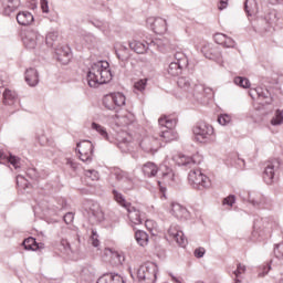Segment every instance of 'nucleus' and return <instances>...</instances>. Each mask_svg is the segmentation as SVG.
Wrapping results in <instances>:
<instances>
[{
    "label": "nucleus",
    "mask_w": 283,
    "mask_h": 283,
    "mask_svg": "<svg viewBox=\"0 0 283 283\" xmlns=\"http://www.w3.org/2000/svg\"><path fill=\"white\" fill-rule=\"evenodd\" d=\"M36 140L40 145H48V137H45L43 134L36 136Z\"/></svg>",
    "instance_id": "nucleus-59"
},
{
    "label": "nucleus",
    "mask_w": 283,
    "mask_h": 283,
    "mask_svg": "<svg viewBox=\"0 0 283 283\" xmlns=\"http://www.w3.org/2000/svg\"><path fill=\"white\" fill-rule=\"evenodd\" d=\"M147 25L155 34H165L167 32V20L163 18H148Z\"/></svg>",
    "instance_id": "nucleus-17"
},
{
    "label": "nucleus",
    "mask_w": 283,
    "mask_h": 283,
    "mask_svg": "<svg viewBox=\"0 0 283 283\" xmlns=\"http://www.w3.org/2000/svg\"><path fill=\"white\" fill-rule=\"evenodd\" d=\"M260 19L265 21L268 25H275L280 21V12L269 4H262Z\"/></svg>",
    "instance_id": "nucleus-13"
},
{
    "label": "nucleus",
    "mask_w": 283,
    "mask_h": 283,
    "mask_svg": "<svg viewBox=\"0 0 283 283\" xmlns=\"http://www.w3.org/2000/svg\"><path fill=\"white\" fill-rule=\"evenodd\" d=\"M248 202L252 205V207H264V205H266V197L261 192H249Z\"/></svg>",
    "instance_id": "nucleus-28"
},
{
    "label": "nucleus",
    "mask_w": 283,
    "mask_h": 283,
    "mask_svg": "<svg viewBox=\"0 0 283 283\" xmlns=\"http://www.w3.org/2000/svg\"><path fill=\"white\" fill-rule=\"evenodd\" d=\"M229 6V0H220L219 10H224Z\"/></svg>",
    "instance_id": "nucleus-61"
},
{
    "label": "nucleus",
    "mask_w": 283,
    "mask_h": 283,
    "mask_svg": "<svg viewBox=\"0 0 283 283\" xmlns=\"http://www.w3.org/2000/svg\"><path fill=\"white\" fill-rule=\"evenodd\" d=\"M19 25H30L34 21V15L30 11H21L17 14Z\"/></svg>",
    "instance_id": "nucleus-35"
},
{
    "label": "nucleus",
    "mask_w": 283,
    "mask_h": 283,
    "mask_svg": "<svg viewBox=\"0 0 283 283\" xmlns=\"http://www.w3.org/2000/svg\"><path fill=\"white\" fill-rule=\"evenodd\" d=\"M205 253H207L205 248H198L195 250V258H205Z\"/></svg>",
    "instance_id": "nucleus-57"
},
{
    "label": "nucleus",
    "mask_w": 283,
    "mask_h": 283,
    "mask_svg": "<svg viewBox=\"0 0 283 283\" xmlns=\"http://www.w3.org/2000/svg\"><path fill=\"white\" fill-rule=\"evenodd\" d=\"M177 85H178L179 90H181V92H184V94L187 97H189V95L191 94V91L193 90V86L196 84H193L191 78L182 76L177 80Z\"/></svg>",
    "instance_id": "nucleus-25"
},
{
    "label": "nucleus",
    "mask_w": 283,
    "mask_h": 283,
    "mask_svg": "<svg viewBox=\"0 0 283 283\" xmlns=\"http://www.w3.org/2000/svg\"><path fill=\"white\" fill-rule=\"evenodd\" d=\"M19 101V97L17 96V92L6 88L3 92V103L4 105H14Z\"/></svg>",
    "instance_id": "nucleus-39"
},
{
    "label": "nucleus",
    "mask_w": 283,
    "mask_h": 283,
    "mask_svg": "<svg viewBox=\"0 0 283 283\" xmlns=\"http://www.w3.org/2000/svg\"><path fill=\"white\" fill-rule=\"evenodd\" d=\"M189 65L187 55L182 52L175 53V61L170 62L167 72L170 76H179L182 74V70Z\"/></svg>",
    "instance_id": "nucleus-7"
},
{
    "label": "nucleus",
    "mask_w": 283,
    "mask_h": 283,
    "mask_svg": "<svg viewBox=\"0 0 283 283\" xmlns=\"http://www.w3.org/2000/svg\"><path fill=\"white\" fill-rule=\"evenodd\" d=\"M223 205H228V207H233V205H235V196L230 195L229 197L224 198Z\"/></svg>",
    "instance_id": "nucleus-53"
},
{
    "label": "nucleus",
    "mask_w": 283,
    "mask_h": 283,
    "mask_svg": "<svg viewBox=\"0 0 283 283\" xmlns=\"http://www.w3.org/2000/svg\"><path fill=\"white\" fill-rule=\"evenodd\" d=\"M262 272L259 273L260 277H264L271 271V264L262 265Z\"/></svg>",
    "instance_id": "nucleus-56"
},
{
    "label": "nucleus",
    "mask_w": 283,
    "mask_h": 283,
    "mask_svg": "<svg viewBox=\"0 0 283 283\" xmlns=\"http://www.w3.org/2000/svg\"><path fill=\"white\" fill-rule=\"evenodd\" d=\"M280 159H271L265 164V168L263 171V180L268 185H273L275 180H277V172L281 167Z\"/></svg>",
    "instance_id": "nucleus-8"
},
{
    "label": "nucleus",
    "mask_w": 283,
    "mask_h": 283,
    "mask_svg": "<svg viewBox=\"0 0 283 283\" xmlns=\"http://www.w3.org/2000/svg\"><path fill=\"white\" fill-rule=\"evenodd\" d=\"M249 95L251 96V98H255V96H258V98H260L261 101H265V105H271V103H273V97H271V93L269 92V90L263 87L250 90Z\"/></svg>",
    "instance_id": "nucleus-23"
},
{
    "label": "nucleus",
    "mask_w": 283,
    "mask_h": 283,
    "mask_svg": "<svg viewBox=\"0 0 283 283\" xmlns=\"http://www.w3.org/2000/svg\"><path fill=\"white\" fill-rule=\"evenodd\" d=\"M22 244H23L25 251H39V249L44 248L43 243H38L36 239H34L32 237L24 239Z\"/></svg>",
    "instance_id": "nucleus-38"
},
{
    "label": "nucleus",
    "mask_w": 283,
    "mask_h": 283,
    "mask_svg": "<svg viewBox=\"0 0 283 283\" xmlns=\"http://www.w3.org/2000/svg\"><path fill=\"white\" fill-rule=\"evenodd\" d=\"M135 240L139 247H147L149 244V234L143 230H138L135 232Z\"/></svg>",
    "instance_id": "nucleus-40"
},
{
    "label": "nucleus",
    "mask_w": 283,
    "mask_h": 283,
    "mask_svg": "<svg viewBox=\"0 0 283 283\" xmlns=\"http://www.w3.org/2000/svg\"><path fill=\"white\" fill-rule=\"evenodd\" d=\"M242 281L240 280V277H235L234 279V283H241Z\"/></svg>",
    "instance_id": "nucleus-63"
},
{
    "label": "nucleus",
    "mask_w": 283,
    "mask_h": 283,
    "mask_svg": "<svg viewBox=\"0 0 283 283\" xmlns=\"http://www.w3.org/2000/svg\"><path fill=\"white\" fill-rule=\"evenodd\" d=\"M25 82L30 87H36L39 85V71L34 67H30L25 71Z\"/></svg>",
    "instance_id": "nucleus-31"
},
{
    "label": "nucleus",
    "mask_w": 283,
    "mask_h": 283,
    "mask_svg": "<svg viewBox=\"0 0 283 283\" xmlns=\"http://www.w3.org/2000/svg\"><path fill=\"white\" fill-rule=\"evenodd\" d=\"M213 94V91L210 87H207L202 84H195L192 86V91L190 92V95L188 98H196L199 103H202L207 96H211Z\"/></svg>",
    "instance_id": "nucleus-15"
},
{
    "label": "nucleus",
    "mask_w": 283,
    "mask_h": 283,
    "mask_svg": "<svg viewBox=\"0 0 283 283\" xmlns=\"http://www.w3.org/2000/svg\"><path fill=\"white\" fill-rule=\"evenodd\" d=\"M282 124H283V112L277 109L271 119V125H273L274 127H277V125H282Z\"/></svg>",
    "instance_id": "nucleus-44"
},
{
    "label": "nucleus",
    "mask_w": 283,
    "mask_h": 283,
    "mask_svg": "<svg viewBox=\"0 0 283 283\" xmlns=\"http://www.w3.org/2000/svg\"><path fill=\"white\" fill-rule=\"evenodd\" d=\"M55 56L62 65H67L72 61V50L67 45H59L55 49Z\"/></svg>",
    "instance_id": "nucleus-20"
},
{
    "label": "nucleus",
    "mask_w": 283,
    "mask_h": 283,
    "mask_svg": "<svg viewBox=\"0 0 283 283\" xmlns=\"http://www.w3.org/2000/svg\"><path fill=\"white\" fill-rule=\"evenodd\" d=\"M96 283H125V279L119 274H104Z\"/></svg>",
    "instance_id": "nucleus-37"
},
{
    "label": "nucleus",
    "mask_w": 283,
    "mask_h": 283,
    "mask_svg": "<svg viewBox=\"0 0 283 283\" xmlns=\"http://www.w3.org/2000/svg\"><path fill=\"white\" fill-rule=\"evenodd\" d=\"M240 167H244V159H239Z\"/></svg>",
    "instance_id": "nucleus-62"
},
{
    "label": "nucleus",
    "mask_w": 283,
    "mask_h": 283,
    "mask_svg": "<svg viewBox=\"0 0 283 283\" xmlns=\"http://www.w3.org/2000/svg\"><path fill=\"white\" fill-rule=\"evenodd\" d=\"M134 87H135L136 92H145V88L147 87V78H143V80L137 81L134 84Z\"/></svg>",
    "instance_id": "nucleus-48"
},
{
    "label": "nucleus",
    "mask_w": 283,
    "mask_h": 283,
    "mask_svg": "<svg viewBox=\"0 0 283 283\" xmlns=\"http://www.w3.org/2000/svg\"><path fill=\"white\" fill-rule=\"evenodd\" d=\"M234 277H242L247 273V265L239 263L233 272Z\"/></svg>",
    "instance_id": "nucleus-46"
},
{
    "label": "nucleus",
    "mask_w": 283,
    "mask_h": 283,
    "mask_svg": "<svg viewBox=\"0 0 283 283\" xmlns=\"http://www.w3.org/2000/svg\"><path fill=\"white\" fill-rule=\"evenodd\" d=\"M188 182L193 189H209L211 180L200 169H192L188 174Z\"/></svg>",
    "instance_id": "nucleus-6"
},
{
    "label": "nucleus",
    "mask_w": 283,
    "mask_h": 283,
    "mask_svg": "<svg viewBox=\"0 0 283 283\" xmlns=\"http://www.w3.org/2000/svg\"><path fill=\"white\" fill-rule=\"evenodd\" d=\"M158 265L154 262H147L140 265L136 271V276L139 283H156Z\"/></svg>",
    "instance_id": "nucleus-5"
},
{
    "label": "nucleus",
    "mask_w": 283,
    "mask_h": 283,
    "mask_svg": "<svg viewBox=\"0 0 283 283\" xmlns=\"http://www.w3.org/2000/svg\"><path fill=\"white\" fill-rule=\"evenodd\" d=\"M91 243L92 247H95V249H97V247H101V241L98 240V232H96V230H92V235H91Z\"/></svg>",
    "instance_id": "nucleus-49"
},
{
    "label": "nucleus",
    "mask_w": 283,
    "mask_h": 283,
    "mask_svg": "<svg viewBox=\"0 0 283 283\" xmlns=\"http://www.w3.org/2000/svg\"><path fill=\"white\" fill-rule=\"evenodd\" d=\"M116 119L115 123L118 127H127L128 125H132L134 120H136V116L134 113L125 111L122 115H115Z\"/></svg>",
    "instance_id": "nucleus-24"
},
{
    "label": "nucleus",
    "mask_w": 283,
    "mask_h": 283,
    "mask_svg": "<svg viewBox=\"0 0 283 283\" xmlns=\"http://www.w3.org/2000/svg\"><path fill=\"white\" fill-rule=\"evenodd\" d=\"M87 83L91 87H98L99 85H105L112 81V71H109V63L107 61L95 62L87 75Z\"/></svg>",
    "instance_id": "nucleus-1"
},
{
    "label": "nucleus",
    "mask_w": 283,
    "mask_h": 283,
    "mask_svg": "<svg viewBox=\"0 0 283 283\" xmlns=\"http://www.w3.org/2000/svg\"><path fill=\"white\" fill-rule=\"evenodd\" d=\"M274 255L277 260H283V242L274 247Z\"/></svg>",
    "instance_id": "nucleus-50"
},
{
    "label": "nucleus",
    "mask_w": 283,
    "mask_h": 283,
    "mask_svg": "<svg viewBox=\"0 0 283 283\" xmlns=\"http://www.w3.org/2000/svg\"><path fill=\"white\" fill-rule=\"evenodd\" d=\"M234 85L243 87V90H249V87H251V82L247 77L237 76L234 77Z\"/></svg>",
    "instance_id": "nucleus-43"
},
{
    "label": "nucleus",
    "mask_w": 283,
    "mask_h": 283,
    "mask_svg": "<svg viewBox=\"0 0 283 283\" xmlns=\"http://www.w3.org/2000/svg\"><path fill=\"white\" fill-rule=\"evenodd\" d=\"M91 127L92 129L97 132V134H99L102 138H104L105 140H109V135L107 134V129L105 128V126H101L99 124L93 122Z\"/></svg>",
    "instance_id": "nucleus-42"
},
{
    "label": "nucleus",
    "mask_w": 283,
    "mask_h": 283,
    "mask_svg": "<svg viewBox=\"0 0 283 283\" xmlns=\"http://www.w3.org/2000/svg\"><path fill=\"white\" fill-rule=\"evenodd\" d=\"M7 160L14 167V169H20L21 168V158L14 156V155H9L7 157Z\"/></svg>",
    "instance_id": "nucleus-45"
},
{
    "label": "nucleus",
    "mask_w": 283,
    "mask_h": 283,
    "mask_svg": "<svg viewBox=\"0 0 283 283\" xmlns=\"http://www.w3.org/2000/svg\"><path fill=\"white\" fill-rule=\"evenodd\" d=\"M104 255L109 258L108 262H111L113 266H120L123 262H125V254L123 252L115 251L112 248H105Z\"/></svg>",
    "instance_id": "nucleus-19"
},
{
    "label": "nucleus",
    "mask_w": 283,
    "mask_h": 283,
    "mask_svg": "<svg viewBox=\"0 0 283 283\" xmlns=\"http://www.w3.org/2000/svg\"><path fill=\"white\" fill-rule=\"evenodd\" d=\"M145 227H146V229H148V231H151V230L156 229V222H154V220H146Z\"/></svg>",
    "instance_id": "nucleus-58"
},
{
    "label": "nucleus",
    "mask_w": 283,
    "mask_h": 283,
    "mask_svg": "<svg viewBox=\"0 0 283 283\" xmlns=\"http://www.w3.org/2000/svg\"><path fill=\"white\" fill-rule=\"evenodd\" d=\"M142 171L146 178H154L158 174V166L151 161H148L143 165Z\"/></svg>",
    "instance_id": "nucleus-36"
},
{
    "label": "nucleus",
    "mask_w": 283,
    "mask_h": 283,
    "mask_svg": "<svg viewBox=\"0 0 283 283\" xmlns=\"http://www.w3.org/2000/svg\"><path fill=\"white\" fill-rule=\"evenodd\" d=\"M22 42L28 50H34L39 43H43V35L36 30L29 29L23 33Z\"/></svg>",
    "instance_id": "nucleus-10"
},
{
    "label": "nucleus",
    "mask_w": 283,
    "mask_h": 283,
    "mask_svg": "<svg viewBox=\"0 0 283 283\" xmlns=\"http://www.w3.org/2000/svg\"><path fill=\"white\" fill-rule=\"evenodd\" d=\"M213 94V91L210 87H207L202 84H195L192 86V91L190 92V95L188 98H196L199 103H202L207 96H211Z\"/></svg>",
    "instance_id": "nucleus-16"
},
{
    "label": "nucleus",
    "mask_w": 283,
    "mask_h": 283,
    "mask_svg": "<svg viewBox=\"0 0 283 283\" xmlns=\"http://www.w3.org/2000/svg\"><path fill=\"white\" fill-rule=\"evenodd\" d=\"M66 165L74 171H76V169L78 168V165L76 163H74V160H72V159H66Z\"/></svg>",
    "instance_id": "nucleus-60"
},
{
    "label": "nucleus",
    "mask_w": 283,
    "mask_h": 283,
    "mask_svg": "<svg viewBox=\"0 0 283 283\" xmlns=\"http://www.w3.org/2000/svg\"><path fill=\"white\" fill-rule=\"evenodd\" d=\"M114 200L120 206L126 209L128 213V219L130 220L132 224H143V213L140 210L133 207L132 203L127 202L125 196L118 192L117 190H113Z\"/></svg>",
    "instance_id": "nucleus-3"
},
{
    "label": "nucleus",
    "mask_w": 283,
    "mask_h": 283,
    "mask_svg": "<svg viewBox=\"0 0 283 283\" xmlns=\"http://www.w3.org/2000/svg\"><path fill=\"white\" fill-rule=\"evenodd\" d=\"M219 125H229L231 123V116L223 114L218 117Z\"/></svg>",
    "instance_id": "nucleus-51"
},
{
    "label": "nucleus",
    "mask_w": 283,
    "mask_h": 283,
    "mask_svg": "<svg viewBox=\"0 0 283 283\" xmlns=\"http://www.w3.org/2000/svg\"><path fill=\"white\" fill-rule=\"evenodd\" d=\"M158 124L160 126L159 132V143H171V140L178 139V133L174 130V127L178 125V119L171 117H160L158 119Z\"/></svg>",
    "instance_id": "nucleus-2"
},
{
    "label": "nucleus",
    "mask_w": 283,
    "mask_h": 283,
    "mask_svg": "<svg viewBox=\"0 0 283 283\" xmlns=\"http://www.w3.org/2000/svg\"><path fill=\"white\" fill-rule=\"evenodd\" d=\"M283 0H274L273 3H282Z\"/></svg>",
    "instance_id": "nucleus-64"
},
{
    "label": "nucleus",
    "mask_w": 283,
    "mask_h": 283,
    "mask_svg": "<svg viewBox=\"0 0 283 283\" xmlns=\"http://www.w3.org/2000/svg\"><path fill=\"white\" fill-rule=\"evenodd\" d=\"M86 178H91V180H98V171L91 169L85 170Z\"/></svg>",
    "instance_id": "nucleus-52"
},
{
    "label": "nucleus",
    "mask_w": 283,
    "mask_h": 283,
    "mask_svg": "<svg viewBox=\"0 0 283 283\" xmlns=\"http://www.w3.org/2000/svg\"><path fill=\"white\" fill-rule=\"evenodd\" d=\"M114 176L118 182H122L124 191H132V189H134V181L132 180V177H129V174L123 170H115Z\"/></svg>",
    "instance_id": "nucleus-21"
},
{
    "label": "nucleus",
    "mask_w": 283,
    "mask_h": 283,
    "mask_svg": "<svg viewBox=\"0 0 283 283\" xmlns=\"http://www.w3.org/2000/svg\"><path fill=\"white\" fill-rule=\"evenodd\" d=\"M63 220L65 224H72V222H74V213L67 212L66 214H64Z\"/></svg>",
    "instance_id": "nucleus-54"
},
{
    "label": "nucleus",
    "mask_w": 283,
    "mask_h": 283,
    "mask_svg": "<svg viewBox=\"0 0 283 283\" xmlns=\"http://www.w3.org/2000/svg\"><path fill=\"white\" fill-rule=\"evenodd\" d=\"M213 39L214 43H218V45H222V48H235V40L224 33H216L213 35Z\"/></svg>",
    "instance_id": "nucleus-27"
},
{
    "label": "nucleus",
    "mask_w": 283,
    "mask_h": 283,
    "mask_svg": "<svg viewBox=\"0 0 283 283\" xmlns=\"http://www.w3.org/2000/svg\"><path fill=\"white\" fill-rule=\"evenodd\" d=\"M77 151L82 163H92L94 156V144L90 140H82L77 143Z\"/></svg>",
    "instance_id": "nucleus-14"
},
{
    "label": "nucleus",
    "mask_w": 283,
    "mask_h": 283,
    "mask_svg": "<svg viewBox=\"0 0 283 283\" xmlns=\"http://www.w3.org/2000/svg\"><path fill=\"white\" fill-rule=\"evenodd\" d=\"M59 39V33L57 32H49L46 34V45L49 48H52L54 45V41Z\"/></svg>",
    "instance_id": "nucleus-47"
},
{
    "label": "nucleus",
    "mask_w": 283,
    "mask_h": 283,
    "mask_svg": "<svg viewBox=\"0 0 283 283\" xmlns=\"http://www.w3.org/2000/svg\"><path fill=\"white\" fill-rule=\"evenodd\" d=\"M146 43L147 45H150V48H155V50H158L159 52H165L167 48V41L163 39H151L149 36H146Z\"/></svg>",
    "instance_id": "nucleus-34"
},
{
    "label": "nucleus",
    "mask_w": 283,
    "mask_h": 283,
    "mask_svg": "<svg viewBox=\"0 0 283 283\" xmlns=\"http://www.w3.org/2000/svg\"><path fill=\"white\" fill-rule=\"evenodd\" d=\"M136 145L146 154H156L163 147V144L156 137H144L142 140H137Z\"/></svg>",
    "instance_id": "nucleus-12"
},
{
    "label": "nucleus",
    "mask_w": 283,
    "mask_h": 283,
    "mask_svg": "<svg viewBox=\"0 0 283 283\" xmlns=\"http://www.w3.org/2000/svg\"><path fill=\"white\" fill-rule=\"evenodd\" d=\"M161 180L166 185H174L176 182V171H174V168L167 165L161 166Z\"/></svg>",
    "instance_id": "nucleus-26"
},
{
    "label": "nucleus",
    "mask_w": 283,
    "mask_h": 283,
    "mask_svg": "<svg viewBox=\"0 0 283 283\" xmlns=\"http://www.w3.org/2000/svg\"><path fill=\"white\" fill-rule=\"evenodd\" d=\"M168 235L171 238V240H175L179 247H186L187 240L185 238V233L178 228V226H170L168 229Z\"/></svg>",
    "instance_id": "nucleus-22"
},
{
    "label": "nucleus",
    "mask_w": 283,
    "mask_h": 283,
    "mask_svg": "<svg viewBox=\"0 0 283 283\" xmlns=\"http://www.w3.org/2000/svg\"><path fill=\"white\" fill-rule=\"evenodd\" d=\"M147 36L143 40V42L138 40H133L129 42V48L133 50V52H136V54H145L147 50H149L150 45H147Z\"/></svg>",
    "instance_id": "nucleus-29"
},
{
    "label": "nucleus",
    "mask_w": 283,
    "mask_h": 283,
    "mask_svg": "<svg viewBox=\"0 0 283 283\" xmlns=\"http://www.w3.org/2000/svg\"><path fill=\"white\" fill-rule=\"evenodd\" d=\"M174 160L179 167H186L188 169H191V167L196 165V161L193 160V158L182 154H178L177 156H175Z\"/></svg>",
    "instance_id": "nucleus-30"
},
{
    "label": "nucleus",
    "mask_w": 283,
    "mask_h": 283,
    "mask_svg": "<svg viewBox=\"0 0 283 283\" xmlns=\"http://www.w3.org/2000/svg\"><path fill=\"white\" fill-rule=\"evenodd\" d=\"M41 9L44 14H48L50 12V6L48 4V0H40Z\"/></svg>",
    "instance_id": "nucleus-55"
},
{
    "label": "nucleus",
    "mask_w": 283,
    "mask_h": 283,
    "mask_svg": "<svg viewBox=\"0 0 283 283\" xmlns=\"http://www.w3.org/2000/svg\"><path fill=\"white\" fill-rule=\"evenodd\" d=\"M2 2V6L4 8V14L7 17H10L12 12L15 10H19V7L21 6V0H0Z\"/></svg>",
    "instance_id": "nucleus-32"
},
{
    "label": "nucleus",
    "mask_w": 283,
    "mask_h": 283,
    "mask_svg": "<svg viewBox=\"0 0 283 283\" xmlns=\"http://www.w3.org/2000/svg\"><path fill=\"white\" fill-rule=\"evenodd\" d=\"M127 98L125 97V94L117 92V93H111L103 98V105L106 109L114 111L117 107H123L126 103Z\"/></svg>",
    "instance_id": "nucleus-9"
},
{
    "label": "nucleus",
    "mask_w": 283,
    "mask_h": 283,
    "mask_svg": "<svg viewBox=\"0 0 283 283\" xmlns=\"http://www.w3.org/2000/svg\"><path fill=\"white\" fill-rule=\"evenodd\" d=\"M134 145H136V142H132V136L128 137H122L118 139V148L124 154H127L129 151H134Z\"/></svg>",
    "instance_id": "nucleus-33"
},
{
    "label": "nucleus",
    "mask_w": 283,
    "mask_h": 283,
    "mask_svg": "<svg viewBox=\"0 0 283 283\" xmlns=\"http://www.w3.org/2000/svg\"><path fill=\"white\" fill-rule=\"evenodd\" d=\"M169 210L171 216H174V218H176L177 220L185 221V220H189L190 218L189 210H187V208H185V206L180 203H176V202L170 203Z\"/></svg>",
    "instance_id": "nucleus-18"
},
{
    "label": "nucleus",
    "mask_w": 283,
    "mask_h": 283,
    "mask_svg": "<svg viewBox=\"0 0 283 283\" xmlns=\"http://www.w3.org/2000/svg\"><path fill=\"white\" fill-rule=\"evenodd\" d=\"M244 8L248 17H253V14H258V2L255 0H245Z\"/></svg>",
    "instance_id": "nucleus-41"
},
{
    "label": "nucleus",
    "mask_w": 283,
    "mask_h": 283,
    "mask_svg": "<svg viewBox=\"0 0 283 283\" xmlns=\"http://www.w3.org/2000/svg\"><path fill=\"white\" fill-rule=\"evenodd\" d=\"M86 213L91 224H97V222H103L105 220V214L101 209V205L94 201H88L86 206Z\"/></svg>",
    "instance_id": "nucleus-11"
},
{
    "label": "nucleus",
    "mask_w": 283,
    "mask_h": 283,
    "mask_svg": "<svg viewBox=\"0 0 283 283\" xmlns=\"http://www.w3.org/2000/svg\"><path fill=\"white\" fill-rule=\"evenodd\" d=\"M192 133L197 143H213L216 140V132L213 126L200 122L193 128Z\"/></svg>",
    "instance_id": "nucleus-4"
}]
</instances>
